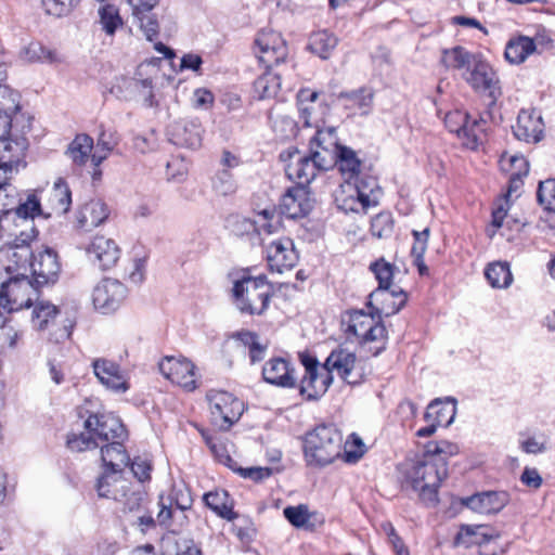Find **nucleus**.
I'll return each instance as SVG.
<instances>
[{"mask_svg": "<svg viewBox=\"0 0 555 555\" xmlns=\"http://www.w3.org/2000/svg\"><path fill=\"white\" fill-rule=\"evenodd\" d=\"M336 46L337 38L326 30L318 31L310 37L309 48L321 59H328Z\"/></svg>", "mask_w": 555, "mask_h": 555, "instance_id": "obj_46", "label": "nucleus"}, {"mask_svg": "<svg viewBox=\"0 0 555 555\" xmlns=\"http://www.w3.org/2000/svg\"><path fill=\"white\" fill-rule=\"evenodd\" d=\"M47 207L49 212L46 217L52 215L62 216L69 211L72 206V192L64 179L60 178L55 181L53 188L47 194Z\"/></svg>", "mask_w": 555, "mask_h": 555, "instance_id": "obj_30", "label": "nucleus"}, {"mask_svg": "<svg viewBox=\"0 0 555 555\" xmlns=\"http://www.w3.org/2000/svg\"><path fill=\"white\" fill-rule=\"evenodd\" d=\"M267 260L271 271L282 273L289 270L298 261V254L295 250L294 243L289 238L272 241L267 247Z\"/></svg>", "mask_w": 555, "mask_h": 555, "instance_id": "obj_18", "label": "nucleus"}, {"mask_svg": "<svg viewBox=\"0 0 555 555\" xmlns=\"http://www.w3.org/2000/svg\"><path fill=\"white\" fill-rule=\"evenodd\" d=\"M134 16L139 20L140 27L146 39L153 41L158 36L159 30V25L154 14H151V12H144Z\"/></svg>", "mask_w": 555, "mask_h": 555, "instance_id": "obj_63", "label": "nucleus"}, {"mask_svg": "<svg viewBox=\"0 0 555 555\" xmlns=\"http://www.w3.org/2000/svg\"><path fill=\"white\" fill-rule=\"evenodd\" d=\"M339 99L345 101L346 108L358 109L362 115H366L373 104L374 91L371 88L362 87L350 92H341Z\"/></svg>", "mask_w": 555, "mask_h": 555, "instance_id": "obj_38", "label": "nucleus"}, {"mask_svg": "<svg viewBox=\"0 0 555 555\" xmlns=\"http://www.w3.org/2000/svg\"><path fill=\"white\" fill-rule=\"evenodd\" d=\"M350 189H352L351 181H346L344 184H340L339 190L335 194L337 208L346 214L365 212L370 207V201L363 194L362 197L354 194Z\"/></svg>", "mask_w": 555, "mask_h": 555, "instance_id": "obj_33", "label": "nucleus"}, {"mask_svg": "<svg viewBox=\"0 0 555 555\" xmlns=\"http://www.w3.org/2000/svg\"><path fill=\"white\" fill-rule=\"evenodd\" d=\"M212 420L223 429H229L243 413V402L223 390H210L207 393Z\"/></svg>", "mask_w": 555, "mask_h": 555, "instance_id": "obj_8", "label": "nucleus"}, {"mask_svg": "<svg viewBox=\"0 0 555 555\" xmlns=\"http://www.w3.org/2000/svg\"><path fill=\"white\" fill-rule=\"evenodd\" d=\"M354 194H358L362 197V194L367 197L370 201V207L375 206L378 203V194L380 190L377 184V180L373 177H362L352 179V189H350Z\"/></svg>", "mask_w": 555, "mask_h": 555, "instance_id": "obj_47", "label": "nucleus"}, {"mask_svg": "<svg viewBox=\"0 0 555 555\" xmlns=\"http://www.w3.org/2000/svg\"><path fill=\"white\" fill-rule=\"evenodd\" d=\"M79 2L80 0H41L44 12L54 17L67 16Z\"/></svg>", "mask_w": 555, "mask_h": 555, "instance_id": "obj_52", "label": "nucleus"}, {"mask_svg": "<svg viewBox=\"0 0 555 555\" xmlns=\"http://www.w3.org/2000/svg\"><path fill=\"white\" fill-rule=\"evenodd\" d=\"M92 366L95 376L107 389L115 392H126L129 389L126 375L119 364L106 359H96Z\"/></svg>", "mask_w": 555, "mask_h": 555, "instance_id": "obj_24", "label": "nucleus"}, {"mask_svg": "<svg viewBox=\"0 0 555 555\" xmlns=\"http://www.w3.org/2000/svg\"><path fill=\"white\" fill-rule=\"evenodd\" d=\"M494 534L486 526H462L455 537L457 545L469 547L470 545H481L488 543Z\"/></svg>", "mask_w": 555, "mask_h": 555, "instance_id": "obj_39", "label": "nucleus"}, {"mask_svg": "<svg viewBox=\"0 0 555 555\" xmlns=\"http://www.w3.org/2000/svg\"><path fill=\"white\" fill-rule=\"evenodd\" d=\"M509 502L506 491H485L467 499V505L481 514H496Z\"/></svg>", "mask_w": 555, "mask_h": 555, "instance_id": "obj_27", "label": "nucleus"}, {"mask_svg": "<svg viewBox=\"0 0 555 555\" xmlns=\"http://www.w3.org/2000/svg\"><path fill=\"white\" fill-rule=\"evenodd\" d=\"M193 499L184 486H172L167 495H159L157 521L162 526H170L177 509L184 512L192 507Z\"/></svg>", "mask_w": 555, "mask_h": 555, "instance_id": "obj_15", "label": "nucleus"}, {"mask_svg": "<svg viewBox=\"0 0 555 555\" xmlns=\"http://www.w3.org/2000/svg\"><path fill=\"white\" fill-rule=\"evenodd\" d=\"M28 275L3 280L0 287V327H4L11 314L23 308H29L39 298V291Z\"/></svg>", "mask_w": 555, "mask_h": 555, "instance_id": "obj_5", "label": "nucleus"}, {"mask_svg": "<svg viewBox=\"0 0 555 555\" xmlns=\"http://www.w3.org/2000/svg\"><path fill=\"white\" fill-rule=\"evenodd\" d=\"M343 436L334 425H318L306 434L304 453L308 465L323 467L341 453Z\"/></svg>", "mask_w": 555, "mask_h": 555, "instance_id": "obj_4", "label": "nucleus"}, {"mask_svg": "<svg viewBox=\"0 0 555 555\" xmlns=\"http://www.w3.org/2000/svg\"><path fill=\"white\" fill-rule=\"evenodd\" d=\"M22 56L28 62L60 63L62 60L54 50L43 47L40 42H30L22 51Z\"/></svg>", "mask_w": 555, "mask_h": 555, "instance_id": "obj_45", "label": "nucleus"}, {"mask_svg": "<svg viewBox=\"0 0 555 555\" xmlns=\"http://www.w3.org/2000/svg\"><path fill=\"white\" fill-rule=\"evenodd\" d=\"M232 291L235 306L242 313L260 315L269 306L271 287L264 275L244 276L234 283Z\"/></svg>", "mask_w": 555, "mask_h": 555, "instance_id": "obj_6", "label": "nucleus"}, {"mask_svg": "<svg viewBox=\"0 0 555 555\" xmlns=\"http://www.w3.org/2000/svg\"><path fill=\"white\" fill-rule=\"evenodd\" d=\"M469 115L462 111H453L446 115L444 124L450 132L456 133L460 138L463 131H467Z\"/></svg>", "mask_w": 555, "mask_h": 555, "instance_id": "obj_60", "label": "nucleus"}, {"mask_svg": "<svg viewBox=\"0 0 555 555\" xmlns=\"http://www.w3.org/2000/svg\"><path fill=\"white\" fill-rule=\"evenodd\" d=\"M402 486L418 492L423 501L436 503L441 481L448 476L447 460L424 453L401 465Z\"/></svg>", "mask_w": 555, "mask_h": 555, "instance_id": "obj_1", "label": "nucleus"}, {"mask_svg": "<svg viewBox=\"0 0 555 555\" xmlns=\"http://www.w3.org/2000/svg\"><path fill=\"white\" fill-rule=\"evenodd\" d=\"M462 77L473 89L486 93L492 102L501 94L499 78L481 55L478 56L468 72L462 73Z\"/></svg>", "mask_w": 555, "mask_h": 555, "instance_id": "obj_10", "label": "nucleus"}, {"mask_svg": "<svg viewBox=\"0 0 555 555\" xmlns=\"http://www.w3.org/2000/svg\"><path fill=\"white\" fill-rule=\"evenodd\" d=\"M324 367L332 374L336 371L338 375L348 384H360L365 374L361 363L357 360L353 352L345 348L333 350L324 362Z\"/></svg>", "mask_w": 555, "mask_h": 555, "instance_id": "obj_11", "label": "nucleus"}, {"mask_svg": "<svg viewBox=\"0 0 555 555\" xmlns=\"http://www.w3.org/2000/svg\"><path fill=\"white\" fill-rule=\"evenodd\" d=\"M406 299V293L401 287L376 288L369 295L367 307L380 320L382 317H390L399 312L404 307Z\"/></svg>", "mask_w": 555, "mask_h": 555, "instance_id": "obj_14", "label": "nucleus"}, {"mask_svg": "<svg viewBox=\"0 0 555 555\" xmlns=\"http://www.w3.org/2000/svg\"><path fill=\"white\" fill-rule=\"evenodd\" d=\"M28 142L24 137L15 141H0V180L8 182L25 156Z\"/></svg>", "mask_w": 555, "mask_h": 555, "instance_id": "obj_19", "label": "nucleus"}, {"mask_svg": "<svg viewBox=\"0 0 555 555\" xmlns=\"http://www.w3.org/2000/svg\"><path fill=\"white\" fill-rule=\"evenodd\" d=\"M513 133L519 141L537 143L543 133V121L534 111H520L516 125L512 127Z\"/></svg>", "mask_w": 555, "mask_h": 555, "instance_id": "obj_26", "label": "nucleus"}, {"mask_svg": "<svg viewBox=\"0 0 555 555\" xmlns=\"http://www.w3.org/2000/svg\"><path fill=\"white\" fill-rule=\"evenodd\" d=\"M205 504L220 517L233 520L236 514L233 512V503L225 490L210 491L204 495Z\"/></svg>", "mask_w": 555, "mask_h": 555, "instance_id": "obj_40", "label": "nucleus"}, {"mask_svg": "<svg viewBox=\"0 0 555 555\" xmlns=\"http://www.w3.org/2000/svg\"><path fill=\"white\" fill-rule=\"evenodd\" d=\"M87 433L72 435L67 438V447L72 451H86L99 447L101 442L127 439V430L121 421L113 414H91L85 421Z\"/></svg>", "mask_w": 555, "mask_h": 555, "instance_id": "obj_2", "label": "nucleus"}, {"mask_svg": "<svg viewBox=\"0 0 555 555\" xmlns=\"http://www.w3.org/2000/svg\"><path fill=\"white\" fill-rule=\"evenodd\" d=\"M17 204V191L9 182L0 180V210L12 216Z\"/></svg>", "mask_w": 555, "mask_h": 555, "instance_id": "obj_58", "label": "nucleus"}, {"mask_svg": "<svg viewBox=\"0 0 555 555\" xmlns=\"http://www.w3.org/2000/svg\"><path fill=\"white\" fill-rule=\"evenodd\" d=\"M534 40L527 36L511 39L505 48V59L511 64H520L535 51Z\"/></svg>", "mask_w": 555, "mask_h": 555, "instance_id": "obj_37", "label": "nucleus"}, {"mask_svg": "<svg viewBox=\"0 0 555 555\" xmlns=\"http://www.w3.org/2000/svg\"><path fill=\"white\" fill-rule=\"evenodd\" d=\"M59 313L56 306L48 301H38L34 306L31 312V324L34 328L43 331L47 328L50 320L54 319Z\"/></svg>", "mask_w": 555, "mask_h": 555, "instance_id": "obj_48", "label": "nucleus"}, {"mask_svg": "<svg viewBox=\"0 0 555 555\" xmlns=\"http://www.w3.org/2000/svg\"><path fill=\"white\" fill-rule=\"evenodd\" d=\"M486 120L482 118H470L467 124V131H463V144L474 150L482 143L485 137Z\"/></svg>", "mask_w": 555, "mask_h": 555, "instance_id": "obj_50", "label": "nucleus"}, {"mask_svg": "<svg viewBox=\"0 0 555 555\" xmlns=\"http://www.w3.org/2000/svg\"><path fill=\"white\" fill-rule=\"evenodd\" d=\"M393 224L390 212H379L371 221V233L377 238H388L392 235Z\"/></svg>", "mask_w": 555, "mask_h": 555, "instance_id": "obj_51", "label": "nucleus"}, {"mask_svg": "<svg viewBox=\"0 0 555 555\" xmlns=\"http://www.w3.org/2000/svg\"><path fill=\"white\" fill-rule=\"evenodd\" d=\"M284 517L296 528H308L310 514L308 506L299 504L297 506H287L283 511Z\"/></svg>", "mask_w": 555, "mask_h": 555, "instance_id": "obj_56", "label": "nucleus"}, {"mask_svg": "<svg viewBox=\"0 0 555 555\" xmlns=\"http://www.w3.org/2000/svg\"><path fill=\"white\" fill-rule=\"evenodd\" d=\"M86 251L89 260L101 270L113 268L120 257V249L115 241L105 236H95Z\"/></svg>", "mask_w": 555, "mask_h": 555, "instance_id": "obj_21", "label": "nucleus"}, {"mask_svg": "<svg viewBox=\"0 0 555 555\" xmlns=\"http://www.w3.org/2000/svg\"><path fill=\"white\" fill-rule=\"evenodd\" d=\"M371 270L374 273L376 280L378 281V287L383 289H391V280L393 276L392 266L385 261L384 259H379L371 264Z\"/></svg>", "mask_w": 555, "mask_h": 555, "instance_id": "obj_54", "label": "nucleus"}, {"mask_svg": "<svg viewBox=\"0 0 555 555\" xmlns=\"http://www.w3.org/2000/svg\"><path fill=\"white\" fill-rule=\"evenodd\" d=\"M293 160L286 166V175L297 182L298 186L309 184L317 176L318 170H328L332 166H323L311 151L309 155L301 156L299 152L292 155Z\"/></svg>", "mask_w": 555, "mask_h": 555, "instance_id": "obj_17", "label": "nucleus"}, {"mask_svg": "<svg viewBox=\"0 0 555 555\" xmlns=\"http://www.w3.org/2000/svg\"><path fill=\"white\" fill-rule=\"evenodd\" d=\"M257 56L266 68H271L284 62L288 55V47L280 33L262 29L255 39Z\"/></svg>", "mask_w": 555, "mask_h": 555, "instance_id": "obj_9", "label": "nucleus"}, {"mask_svg": "<svg viewBox=\"0 0 555 555\" xmlns=\"http://www.w3.org/2000/svg\"><path fill=\"white\" fill-rule=\"evenodd\" d=\"M335 166L347 177L346 181L352 182V179L357 178L360 173L361 160L353 150L343 146L337 153L334 167Z\"/></svg>", "mask_w": 555, "mask_h": 555, "instance_id": "obj_42", "label": "nucleus"}, {"mask_svg": "<svg viewBox=\"0 0 555 555\" xmlns=\"http://www.w3.org/2000/svg\"><path fill=\"white\" fill-rule=\"evenodd\" d=\"M280 88V76L270 70L259 76L254 82V92L259 100L274 98Z\"/></svg>", "mask_w": 555, "mask_h": 555, "instance_id": "obj_44", "label": "nucleus"}, {"mask_svg": "<svg viewBox=\"0 0 555 555\" xmlns=\"http://www.w3.org/2000/svg\"><path fill=\"white\" fill-rule=\"evenodd\" d=\"M12 215L26 220L27 218L44 215V212L36 195H29L24 203L17 197V204Z\"/></svg>", "mask_w": 555, "mask_h": 555, "instance_id": "obj_53", "label": "nucleus"}, {"mask_svg": "<svg viewBox=\"0 0 555 555\" xmlns=\"http://www.w3.org/2000/svg\"><path fill=\"white\" fill-rule=\"evenodd\" d=\"M459 447L447 440L434 441L426 446V454H430L436 459H444L457 454Z\"/></svg>", "mask_w": 555, "mask_h": 555, "instance_id": "obj_61", "label": "nucleus"}, {"mask_svg": "<svg viewBox=\"0 0 555 555\" xmlns=\"http://www.w3.org/2000/svg\"><path fill=\"white\" fill-rule=\"evenodd\" d=\"M122 441L117 440L101 447V460L104 470L122 473L124 467L129 465L130 457Z\"/></svg>", "mask_w": 555, "mask_h": 555, "instance_id": "obj_32", "label": "nucleus"}, {"mask_svg": "<svg viewBox=\"0 0 555 555\" xmlns=\"http://www.w3.org/2000/svg\"><path fill=\"white\" fill-rule=\"evenodd\" d=\"M509 162L512 164L519 163L520 167L524 168L522 172H512L509 176L508 189L506 197L517 193L522 185V178L529 172V164L522 156H511Z\"/></svg>", "mask_w": 555, "mask_h": 555, "instance_id": "obj_59", "label": "nucleus"}, {"mask_svg": "<svg viewBox=\"0 0 555 555\" xmlns=\"http://www.w3.org/2000/svg\"><path fill=\"white\" fill-rule=\"evenodd\" d=\"M485 275L492 287L505 288L513 282L508 262H492L485 270Z\"/></svg>", "mask_w": 555, "mask_h": 555, "instance_id": "obj_43", "label": "nucleus"}, {"mask_svg": "<svg viewBox=\"0 0 555 555\" xmlns=\"http://www.w3.org/2000/svg\"><path fill=\"white\" fill-rule=\"evenodd\" d=\"M115 501L122 504L124 513L140 512L143 506L144 494L141 491H132L128 481V487L125 488V496L115 499Z\"/></svg>", "mask_w": 555, "mask_h": 555, "instance_id": "obj_57", "label": "nucleus"}, {"mask_svg": "<svg viewBox=\"0 0 555 555\" xmlns=\"http://www.w3.org/2000/svg\"><path fill=\"white\" fill-rule=\"evenodd\" d=\"M480 54L472 53L461 46L443 50L442 63L446 67L468 72Z\"/></svg>", "mask_w": 555, "mask_h": 555, "instance_id": "obj_35", "label": "nucleus"}, {"mask_svg": "<svg viewBox=\"0 0 555 555\" xmlns=\"http://www.w3.org/2000/svg\"><path fill=\"white\" fill-rule=\"evenodd\" d=\"M317 129V133L311 141V151L314 153V157L323 163V166L334 167L337 153L343 147L338 143L336 129L334 127Z\"/></svg>", "mask_w": 555, "mask_h": 555, "instance_id": "obj_22", "label": "nucleus"}, {"mask_svg": "<svg viewBox=\"0 0 555 555\" xmlns=\"http://www.w3.org/2000/svg\"><path fill=\"white\" fill-rule=\"evenodd\" d=\"M28 271L31 272L37 286L55 283L61 271L56 251L49 247L36 253L31 250Z\"/></svg>", "mask_w": 555, "mask_h": 555, "instance_id": "obj_13", "label": "nucleus"}, {"mask_svg": "<svg viewBox=\"0 0 555 555\" xmlns=\"http://www.w3.org/2000/svg\"><path fill=\"white\" fill-rule=\"evenodd\" d=\"M93 149V139L88 134H78L70 142L66 150V155L76 166H83L90 158Z\"/></svg>", "mask_w": 555, "mask_h": 555, "instance_id": "obj_41", "label": "nucleus"}, {"mask_svg": "<svg viewBox=\"0 0 555 555\" xmlns=\"http://www.w3.org/2000/svg\"><path fill=\"white\" fill-rule=\"evenodd\" d=\"M108 208L101 199H91L77 214L80 228L89 231L102 224L108 217Z\"/></svg>", "mask_w": 555, "mask_h": 555, "instance_id": "obj_31", "label": "nucleus"}, {"mask_svg": "<svg viewBox=\"0 0 555 555\" xmlns=\"http://www.w3.org/2000/svg\"><path fill=\"white\" fill-rule=\"evenodd\" d=\"M262 377L266 383L282 388H294L297 385L295 369L288 360L281 357L271 358L264 363Z\"/></svg>", "mask_w": 555, "mask_h": 555, "instance_id": "obj_23", "label": "nucleus"}, {"mask_svg": "<svg viewBox=\"0 0 555 555\" xmlns=\"http://www.w3.org/2000/svg\"><path fill=\"white\" fill-rule=\"evenodd\" d=\"M375 313L354 310L348 313L347 319H343L345 333L348 338L354 337V340L362 347H367V351L374 357L386 349L388 333L379 319L376 320Z\"/></svg>", "mask_w": 555, "mask_h": 555, "instance_id": "obj_3", "label": "nucleus"}, {"mask_svg": "<svg viewBox=\"0 0 555 555\" xmlns=\"http://www.w3.org/2000/svg\"><path fill=\"white\" fill-rule=\"evenodd\" d=\"M214 189L223 196L233 194L236 191L235 181L229 170H222L217 175L214 181Z\"/></svg>", "mask_w": 555, "mask_h": 555, "instance_id": "obj_62", "label": "nucleus"}, {"mask_svg": "<svg viewBox=\"0 0 555 555\" xmlns=\"http://www.w3.org/2000/svg\"><path fill=\"white\" fill-rule=\"evenodd\" d=\"M455 412L456 408L454 399H449L446 402L440 399H436L427 406L424 417L427 422H434L438 426L448 427L453 422Z\"/></svg>", "mask_w": 555, "mask_h": 555, "instance_id": "obj_34", "label": "nucleus"}, {"mask_svg": "<svg viewBox=\"0 0 555 555\" xmlns=\"http://www.w3.org/2000/svg\"><path fill=\"white\" fill-rule=\"evenodd\" d=\"M537 198L544 209L555 211V179H548L539 183Z\"/></svg>", "mask_w": 555, "mask_h": 555, "instance_id": "obj_55", "label": "nucleus"}, {"mask_svg": "<svg viewBox=\"0 0 555 555\" xmlns=\"http://www.w3.org/2000/svg\"><path fill=\"white\" fill-rule=\"evenodd\" d=\"M203 129L197 120L175 121L168 130L169 140L175 145L197 149L202 144Z\"/></svg>", "mask_w": 555, "mask_h": 555, "instance_id": "obj_25", "label": "nucleus"}, {"mask_svg": "<svg viewBox=\"0 0 555 555\" xmlns=\"http://www.w3.org/2000/svg\"><path fill=\"white\" fill-rule=\"evenodd\" d=\"M133 476L141 482L151 479L152 463L147 457L137 456L129 463Z\"/></svg>", "mask_w": 555, "mask_h": 555, "instance_id": "obj_64", "label": "nucleus"}, {"mask_svg": "<svg viewBox=\"0 0 555 555\" xmlns=\"http://www.w3.org/2000/svg\"><path fill=\"white\" fill-rule=\"evenodd\" d=\"M36 237V230L22 232L13 243L0 248V279L26 276L28 273L31 248L29 242Z\"/></svg>", "mask_w": 555, "mask_h": 555, "instance_id": "obj_7", "label": "nucleus"}, {"mask_svg": "<svg viewBox=\"0 0 555 555\" xmlns=\"http://www.w3.org/2000/svg\"><path fill=\"white\" fill-rule=\"evenodd\" d=\"M332 382V374L323 365L313 372L305 373L299 390L308 400H317L326 392Z\"/></svg>", "mask_w": 555, "mask_h": 555, "instance_id": "obj_28", "label": "nucleus"}, {"mask_svg": "<svg viewBox=\"0 0 555 555\" xmlns=\"http://www.w3.org/2000/svg\"><path fill=\"white\" fill-rule=\"evenodd\" d=\"M127 487L128 480L121 477V473L104 469L94 485L99 498L114 501L125 496V488Z\"/></svg>", "mask_w": 555, "mask_h": 555, "instance_id": "obj_29", "label": "nucleus"}, {"mask_svg": "<svg viewBox=\"0 0 555 555\" xmlns=\"http://www.w3.org/2000/svg\"><path fill=\"white\" fill-rule=\"evenodd\" d=\"M100 24L106 35H114L122 26L119 10L113 4H105L99 9Z\"/></svg>", "mask_w": 555, "mask_h": 555, "instance_id": "obj_49", "label": "nucleus"}, {"mask_svg": "<svg viewBox=\"0 0 555 555\" xmlns=\"http://www.w3.org/2000/svg\"><path fill=\"white\" fill-rule=\"evenodd\" d=\"M128 295L127 287L118 280L103 279L93 288L92 302L104 314L116 311Z\"/></svg>", "mask_w": 555, "mask_h": 555, "instance_id": "obj_12", "label": "nucleus"}, {"mask_svg": "<svg viewBox=\"0 0 555 555\" xmlns=\"http://www.w3.org/2000/svg\"><path fill=\"white\" fill-rule=\"evenodd\" d=\"M314 201L305 186L287 190L280 203L281 214L289 219L306 217L313 208Z\"/></svg>", "mask_w": 555, "mask_h": 555, "instance_id": "obj_20", "label": "nucleus"}, {"mask_svg": "<svg viewBox=\"0 0 555 555\" xmlns=\"http://www.w3.org/2000/svg\"><path fill=\"white\" fill-rule=\"evenodd\" d=\"M258 219L253 221L250 219H243L240 224L245 232L257 231L258 233L264 232L267 234L274 233L280 224L279 216L275 208H266L258 212Z\"/></svg>", "mask_w": 555, "mask_h": 555, "instance_id": "obj_36", "label": "nucleus"}, {"mask_svg": "<svg viewBox=\"0 0 555 555\" xmlns=\"http://www.w3.org/2000/svg\"><path fill=\"white\" fill-rule=\"evenodd\" d=\"M159 371L167 379L185 390L192 391L196 388L195 365L185 358L165 357L159 362Z\"/></svg>", "mask_w": 555, "mask_h": 555, "instance_id": "obj_16", "label": "nucleus"}]
</instances>
